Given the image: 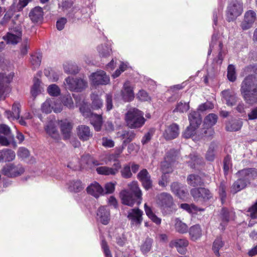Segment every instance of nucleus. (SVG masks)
I'll use <instances>...</instances> for the list:
<instances>
[{
	"label": "nucleus",
	"instance_id": "obj_1",
	"mask_svg": "<svg viewBox=\"0 0 257 257\" xmlns=\"http://www.w3.org/2000/svg\"><path fill=\"white\" fill-rule=\"evenodd\" d=\"M240 92L246 103L253 104L257 102V79L254 75H248L244 79Z\"/></svg>",
	"mask_w": 257,
	"mask_h": 257
},
{
	"label": "nucleus",
	"instance_id": "obj_2",
	"mask_svg": "<svg viewBox=\"0 0 257 257\" xmlns=\"http://www.w3.org/2000/svg\"><path fill=\"white\" fill-rule=\"evenodd\" d=\"M128 190H123L120 193L122 203L133 206L135 203L139 205L142 200V193L138 184L133 181L128 184Z\"/></svg>",
	"mask_w": 257,
	"mask_h": 257
},
{
	"label": "nucleus",
	"instance_id": "obj_3",
	"mask_svg": "<svg viewBox=\"0 0 257 257\" xmlns=\"http://www.w3.org/2000/svg\"><path fill=\"white\" fill-rule=\"evenodd\" d=\"M238 173L240 178L234 182L231 188L233 194L245 188L250 181L257 176V170L252 169H243Z\"/></svg>",
	"mask_w": 257,
	"mask_h": 257
},
{
	"label": "nucleus",
	"instance_id": "obj_4",
	"mask_svg": "<svg viewBox=\"0 0 257 257\" xmlns=\"http://www.w3.org/2000/svg\"><path fill=\"white\" fill-rule=\"evenodd\" d=\"M143 115V113L140 110L135 108L130 109L125 114L127 125L132 128L141 127L146 121Z\"/></svg>",
	"mask_w": 257,
	"mask_h": 257
},
{
	"label": "nucleus",
	"instance_id": "obj_5",
	"mask_svg": "<svg viewBox=\"0 0 257 257\" xmlns=\"http://www.w3.org/2000/svg\"><path fill=\"white\" fill-rule=\"evenodd\" d=\"M243 12V4L239 0H231L228 4L226 12V20L228 22L235 21Z\"/></svg>",
	"mask_w": 257,
	"mask_h": 257
},
{
	"label": "nucleus",
	"instance_id": "obj_6",
	"mask_svg": "<svg viewBox=\"0 0 257 257\" xmlns=\"http://www.w3.org/2000/svg\"><path fill=\"white\" fill-rule=\"evenodd\" d=\"M190 125L184 131L183 136L186 139L191 138L195 134V131L201 123V118L198 112H191L188 116Z\"/></svg>",
	"mask_w": 257,
	"mask_h": 257
},
{
	"label": "nucleus",
	"instance_id": "obj_7",
	"mask_svg": "<svg viewBox=\"0 0 257 257\" xmlns=\"http://www.w3.org/2000/svg\"><path fill=\"white\" fill-rule=\"evenodd\" d=\"M22 30L21 27L17 26L10 30L7 35L3 37V39L7 44L16 45L22 39Z\"/></svg>",
	"mask_w": 257,
	"mask_h": 257
},
{
	"label": "nucleus",
	"instance_id": "obj_8",
	"mask_svg": "<svg viewBox=\"0 0 257 257\" xmlns=\"http://www.w3.org/2000/svg\"><path fill=\"white\" fill-rule=\"evenodd\" d=\"M14 73L10 72L7 73H0V100H3L6 98V92L8 88L7 84L13 80Z\"/></svg>",
	"mask_w": 257,
	"mask_h": 257
},
{
	"label": "nucleus",
	"instance_id": "obj_9",
	"mask_svg": "<svg viewBox=\"0 0 257 257\" xmlns=\"http://www.w3.org/2000/svg\"><path fill=\"white\" fill-rule=\"evenodd\" d=\"M190 194L195 201H207L210 199L212 195L210 191L205 188H193L190 190Z\"/></svg>",
	"mask_w": 257,
	"mask_h": 257
},
{
	"label": "nucleus",
	"instance_id": "obj_10",
	"mask_svg": "<svg viewBox=\"0 0 257 257\" xmlns=\"http://www.w3.org/2000/svg\"><path fill=\"white\" fill-rule=\"evenodd\" d=\"M92 83L95 85H106L110 81L109 77L103 70H99L93 73L90 75Z\"/></svg>",
	"mask_w": 257,
	"mask_h": 257
},
{
	"label": "nucleus",
	"instance_id": "obj_11",
	"mask_svg": "<svg viewBox=\"0 0 257 257\" xmlns=\"http://www.w3.org/2000/svg\"><path fill=\"white\" fill-rule=\"evenodd\" d=\"M25 169L21 165H15L10 164L6 166L3 169L5 175L10 177H15L24 173Z\"/></svg>",
	"mask_w": 257,
	"mask_h": 257
},
{
	"label": "nucleus",
	"instance_id": "obj_12",
	"mask_svg": "<svg viewBox=\"0 0 257 257\" xmlns=\"http://www.w3.org/2000/svg\"><path fill=\"white\" fill-rule=\"evenodd\" d=\"M143 211L138 208L130 209L127 212V218L132 225L139 227L143 221Z\"/></svg>",
	"mask_w": 257,
	"mask_h": 257
},
{
	"label": "nucleus",
	"instance_id": "obj_13",
	"mask_svg": "<svg viewBox=\"0 0 257 257\" xmlns=\"http://www.w3.org/2000/svg\"><path fill=\"white\" fill-rule=\"evenodd\" d=\"M256 20V15L254 11L248 10L244 15V18L240 24L243 30H246L251 28Z\"/></svg>",
	"mask_w": 257,
	"mask_h": 257
},
{
	"label": "nucleus",
	"instance_id": "obj_14",
	"mask_svg": "<svg viewBox=\"0 0 257 257\" xmlns=\"http://www.w3.org/2000/svg\"><path fill=\"white\" fill-rule=\"evenodd\" d=\"M217 119V115L214 113H210L206 116L204 119V125L207 128L204 131V137H209L213 135L214 131L211 127L216 123Z\"/></svg>",
	"mask_w": 257,
	"mask_h": 257
},
{
	"label": "nucleus",
	"instance_id": "obj_15",
	"mask_svg": "<svg viewBox=\"0 0 257 257\" xmlns=\"http://www.w3.org/2000/svg\"><path fill=\"white\" fill-rule=\"evenodd\" d=\"M222 100L228 106L234 105L238 101L235 93L230 89H226L221 93Z\"/></svg>",
	"mask_w": 257,
	"mask_h": 257
},
{
	"label": "nucleus",
	"instance_id": "obj_16",
	"mask_svg": "<svg viewBox=\"0 0 257 257\" xmlns=\"http://www.w3.org/2000/svg\"><path fill=\"white\" fill-rule=\"evenodd\" d=\"M188 244L189 241L186 238H177L171 241L169 246L172 248L175 247L179 253L185 254Z\"/></svg>",
	"mask_w": 257,
	"mask_h": 257
},
{
	"label": "nucleus",
	"instance_id": "obj_17",
	"mask_svg": "<svg viewBox=\"0 0 257 257\" xmlns=\"http://www.w3.org/2000/svg\"><path fill=\"white\" fill-rule=\"evenodd\" d=\"M138 179L141 182L143 186L146 190L152 187V181L151 176L146 169L142 170L137 175Z\"/></svg>",
	"mask_w": 257,
	"mask_h": 257
},
{
	"label": "nucleus",
	"instance_id": "obj_18",
	"mask_svg": "<svg viewBox=\"0 0 257 257\" xmlns=\"http://www.w3.org/2000/svg\"><path fill=\"white\" fill-rule=\"evenodd\" d=\"M61 132L64 140L70 138L73 128V123L67 119L61 120L59 122Z\"/></svg>",
	"mask_w": 257,
	"mask_h": 257
},
{
	"label": "nucleus",
	"instance_id": "obj_19",
	"mask_svg": "<svg viewBox=\"0 0 257 257\" xmlns=\"http://www.w3.org/2000/svg\"><path fill=\"white\" fill-rule=\"evenodd\" d=\"M157 203L163 208H170L173 205V199L167 193H162L157 196Z\"/></svg>",
	"mask_w": 257,
	"mask_h": 257
},
{
	"label": "nucleus",
	"instance_id": "obj_20",
	"mask_svg": "<svg viewBox=\"0 0 257 257\" xmlns=\"http://www.w3.org/2000/svg\"><path fill=\"white\" fill-rule=\"evenodd\" d=\"M121 95L122 98L125 101H131L134 99L135 94L133 88L131 86L130 81H126L124 82L121 91Z\"/></svg>",
	"mask_w": 257,
	"mask_h": 257
},
{
	"label": "nucleus",
	"instance_id": "obj_21",
	"mask_svg": "<svg viewBox=\"0 0 257 257\" xmlns=\"http://www.w3.org/2000/svg\"><path fill=\"white\" fill-rule=\"evenodd\" d=\"M97 220L104 225H107L110 220V211L107 206L100 207L97 211Z\"/></svg>",
	"mask_w": 257,
	"mask_h": 257
},
{
	"label": "nucleus",
	"instance_id": "obj_22",
	"mask_svg": "<svg viewBox=\"0 0 257 257\" xmlns=\"http://www.w3.org/2000/svg\"><path fill=\"white\" fill-rule=\"evenodd\" d=\"M179 131V126L175 123H173L166 127L163 136L166 140H173L178 136Z\"/></svg>",
	"mask_w": 257,
	"mask_h": 257
},
{
	"label": "nucleus",
	"instance_id": "obj_23",
	"mask_svg": "<svg viewBox=\"0 0 257 257\" xmlns=\"http://www.w3.org/2000/svg\"><path fill=\"white\" fill-rule=\"evenodd\" d=\"M46 133L55 140L58 141L60 139L57 124L54 121H49L45 126Z\"/></svg>",
	"mask_w": 257,
	"mask_h": 257
},
{
	"label": "nucleus",
	"instance_id": "obj_24",
	"mask_svg": "<svg viewBox=\"0 0 257 257\" xmlns=\"http://www.w3.org/2000/svg\"><path fill=\"white\" fill-rule=\"evenodd\" d=\"M172 191L179 198L184 199L188 194V191L183 185L178 182H173L171 185Z\"/></svg>",
	"mask_w": 257,
	"mask_h": 257
},
{
	"label": "nucleus",
	"instance_id": "obj_25",
	"mask_svg": "<svg viewBox=\"0 0 257 257\" xmlns=\"http://www.w3.org/2000/svg\"><path fill=\"white\" fill-rule=\"evenodd\" d=\"M20 104L18 102H15L12 106V110H6L5 115L10 120L18 119L20 118Z\"/></svg>",
	"mask_w": 257,
	"mask_h": 257
},
{
	"label": "nucleus",
	"instance_id": "obj_26",
	"mask_svg": "<svg viewBox=\"0 0 257 257\" xmlns=\"http://www.w3.org/2000/svg\"><path fill=\"white\" fill-rule=\"evenodd\" d=\"M77 133L79 138L83 141H87L92 137L90 128L85 125H79L77 128Z\"/></svg>",
	"mask_w": 257,
	"mask_h": 257
},
{
	"label": "nucleus",
	"instance_id": "obj_27",
	"mask_svg": "<svg viewBox=\"0 0 257 257\" xmlns=\"http://www.w3.org/2000/svg\"><path fill=\"white\" fill-rule=\"evenodd\" d=\"M87 192L95 198H98L100 195L104 194V190L103 188L96 182L91 183L87 187Z\"/></svg>",
	"mask_w": 257,
	"mask_h": 257
},
{
	"label": "nucleus",
	"instance_id": "obj_28",
	"mask_svg": "<svg viewBox=\"0 0 257 257\" xmlns=\"http://www.w3.org/2000/svg\"><path fill=\"white\" fill-rule=\"evenodd\" d=\"M15 157V153L12 150L5 149L0 151V163L12 161Z\"/></svg>",
	"mask_w": 257,
	"mask_h": 257
},
{
	"label": "nucleus",
	"instance_id": "obj_29",
	"mask_svg": "<svg viewBox=\"0 0 257 257\" xmlns=\"http://www.w3.org/2000/svg\"><path fill=\"white\" fill-rule=\"evenodd\" d=\"M29 17L34 23L41 21L43 17V10L41 7H36L31 11Z\"/></svg>",
	"mask_w": 257,
	"mask_h": 257
},
{
	"label": "nucleus",
	"instance_id": "obj_30",
	"mask_svg": "<svg viewBox=\"0 0 257 257\" xmlns=\"http://www.w3.org/2000/svg\"><path fill=\"white\" fill-rule=\"evenodd\" d=\"M233 214V212H229L226 208H223L222 209L220 212V217L221 219L219 227L220 229L224 230L225 229L228 221Z\"/></svg>",
	"mask_w": 257,
	"mask_h": 257
},
{
	"label": "nucleus",
	"instance_id": "obj_31",
	"mask_svg": "<svg viewBox=\"0 0 257 257\" xmlns=\"http://www.w3.org/2000/svg\"><path fill=\"white\" fill-rule=\"evenodd\" d=\"M173 221L176 232L181 234H184L187 232L188 227L180 218L176 217L173 219Z\"/></svg>",
	"mask_w": 257,
	"mask_h": 257
},
{
	"label": "nucleus",
	"instance_id": "obj_32",
	"mask_svg": "<svg viewBox=\"0 0 257 257\" xmlns=\"http://www.w3.org/2000/svg\"><path fill=\"white\" fill-rule=\"evenodd\" d=\"M74 85L69 86V90L70 91H75L79 92L85 89L87 86V82L81 78H74Z\"/></svg>",
	"mask_w": 257,
	"mask_h": 257
},
{
	"label": "nucleus",
	"instance_id": "obj_33",
	"mask_svg": "<svg viewBox=\"0 0 257 257\" xmlns=\"http://www.w3.org/2000/svg\"><path fill=\"white\" fill-rule=\"evenodd\" d=\"M33 85L32 86L31 93L33 97L35 98L38 95L41 94L43 91V88L42 86L41 81L35 78L33 80Z\"/></svg>",
	"mask_w": 257,
	"mask_h": 257
},
{
	"label": "nucleus",
	"instance_id": "obj_34",
	"mask_svg": "<svg viewBox=\"0 0 257 257\" xmlns=\"http://www.w3.org/2000/svg\"><path fill=\"white\" fill-rule=\"evenodd\" d=\"M90 122L96 131L101 130L102 124V118L101 115L92 113L90 116Z\"/></svg>",
	"mask_w": 257,
	"mask_h": 257
},
{
	"label": "nucleus",
	"instance_id": "obj_35",
	"mask_svg": "<svg viewBox=\"0 0 257 257\" xmlns=\"http://www.w3.org/2000/svg\"><path fill=\"white\" fill-rule=\"evenodd\" d=\"M224 245V242L223 241L222 238L221 236H218L215 239L212 245V250L213 252L217 256H219L220 254L219 250Z\"/></svg>",
	"mask_w": 257,
	"mask_h": 257
},
{
	"label": "nucleus",
	"instance_id": "obj_36",
	"mask_svg": "<svg viewBox=\"0 0 257 257\" xmlns=\"http://www.w3.org/2000/svg\"><path fill=\"white\" fill-rule=\"evenodd\" d=\"M191 239L195 240L199 238L202 235V230L199 225L196 224L191 226L189 230Z\"/></svg>",
	"mask_w": 257,
	"mask_h": 257
},
{
	"label": "nucleus",
	"instance_id": "obj_37",
	"mask_svg": "<svg viewBox=\"0 0 257 257\" xmlns=\"http://www.w3.org/2000/svg\"><path fill=\"white\" fill-rule=\"evenodd\" d=\"M15 148L17 147V143L15 141L14 137L3 136L0 134V145L3 146H8L10 144Z\"/></svg>",
	"mask_w": 257,
	"mask_h": 257
},
{
	"label": "nucleus",
	"instance_id": "obj_38",
	"mask_svg": "<svg viewBox=\"0 0 257 257\" xmlns=\"http://www.w3.org/2000/svg\"><path fill=\"white\" fill-rule=\"evenodd\" d=\"M84 188V185L79 180L72 181L68 184V189L71 192H79Z\"/></svg>",
	"mask_w": 257,
	"mask_h": 257
},
{
	"label": "nucleus",
	"instance_id": "obj_39",
	"mask_svg": "<svg viewBox=\"0 0 257 257\" xmlns=\"http://www.w3.org/2000/svg\"><path fill=\"white\" fill-rule=\"evenodd\" d=\"M187 180L188 184L193 187L201 185L203 183L201 177L194 174L188 176Z\"/></svg>",
	"mask_w": 257,
	"mask_h": 257
},
{
	"label": "nucleus",
	"instance_id": "obj_40",
	"mask_svg": "<svg viewBox=\"0 0 257 257\" xmlns=\"http://www.w3.org/2000/svg\"><path fill=\"white\" fill-rule=\"evenodd\" d=\"M64 71L67 74H76L79 72L78 66L71 62H66L63 64Z\"/></svg>",
	"mask_w": 257,
	"mask_h": 257
},
{
	"label": "nucleus",
	"instance_id": "obj_41",
	"mask_svg": "<svg viewBox=\"0 0 257 257\" xmlns=\"http://www.w3.org/2000/svg\"><path fill=\"white\" fill-rule=\"evenodd\" d=\"M242 125V122L240 119H235L229 122L226 126L228 131H237L240 129Z\"/></svg>",
	"mask_w": 257,
	"mask_h": 257
},
{
	"label": "nucleus",
	"instance_id": "obj_42",
	"mask_svg": "<svg viewBox=\"0 0 257 257\" xmlns=\"http://www.w3.org/2000/svg\"><path fill=\"white\" fill-rule=\"evenodd\" d=\"M144 208L146 213L149 218L156 224H160L161 222V219L153 212L152 209L148 206L146 203L145 204Z\"/></svg>",
	"mask_w": 257,
	"mask_h": 257
},
{
	"label": "nucleus",
	"instance_id": "obj_43",
	"mask_svg": "<svg viewBox=\"0 0 257 257\" xmlns=\"http://www.w3.org/2000/svg\"><path fill=\"white\" fill-rule=\"evenodd\" d=\"M91 99L92 100V107L93 109H98L102 106V100L97 94L92 93L91 95Z\"/></svg>",
	"mask_w": 257,
	"mask_h": 257
},
{
	"label": "nucleus",
	"instance_id": "obj_44",
	"mask_svg": "<svg viewBox=\"0 0 257 257\" xmlns=\"http://www.w3.org/2000/svg\"><path fill=\"white\" fill-rule=\"evenodd\" d=\"M116 171L112 170V168L106 166H102L96 168L97 173L103 175H114L116 174Z\"/></svg>",
	"mask_w": 257,
	"mask_h": 257
},
{
	"label": "nucleus",
	"instance_id": "obj_45",
	"mask_svg": "<svg viewBox=\"0 0 257 257\" xmlns=\"http://www.w3.org/2000/svg\"><path fill=\"white\" fill-rule=\"evenodd\" d=\"M82 164H85L91 166L92 165L94 166H98L99 163L98 161L94 160L89 154L83 155L81 159Z\"/></svg>",
	"mask_w": 257,
	"mask_h": 257
},
{
	"label": "nucleus",
	"instance_id": "obj_46",
	"mask_svg": "<svg viewBox=\"0 0 257 257\" xmlns=\"http://www.w3.org/2000/svg\"><path fill=\"white\" fill-rule=\"evenodd\" d=\"M179 152L174 149L168 151L165 158V160L172 163L175 162L178 158Z\"/></svg>",
	"mask_w": 257,
	"mask_h": 257
},
{
	"label": "nucleus",
	"instance_id": "obj_47",
	"mask_svg": "<svg viewBox=\"0 0 257 257\" xmlns=\"http://www.w3.org/2000/svg\"><path fill=\"white\" fill-rule=\"evenodd\" d=\"M42 55L39 53H36L31 56L30 62L34 69L38 68L41 63Z\"/></svg>",
	"mask_w": 257,
	"mask_h": 257
},
{
	"label": "nucleus",
	"instance_id": "obj_48",
	"mask_svg": "<svg viewBox=\"0 0 257 257\" xmlns=\"http://www.w3.org/2000/svg\"><path fill=\"white\" fill-rule=\"evenodd\" d=\"M62 102L63 105L69 109H73L74 104L70 94L68 93L62 97Z\"/></svg>",
	"mask_w": 257,
	"mask_h": 257
},
{
	"label": "nucleus",
	"instance_id": "obj_49",
	"mask_svg": "<svg viewBox=\"0 0 257 257\" xmlns=\"http://www.w3.org/2000/svg\"><path fill=\"white\" fill-rule=\"evenodd\" d=\"M52 98L47 99L41 106V110L43 112L47 114L50 113L53 111V107L52 106Z\"/></svg>",
	"mask_w": 257,
	"mask_h": 257
},
{
	"label": "nucleus",
	"instance_id": "obj_50",
	"mask_svg": "<svg viewBox=\"0 0 257 257\" xmlns=\"http://www.w3.org/2000/svg\"><path fill=\"white\" fill-rule=\"evenodd\" d=\"M136 134L134 131H124L122 132L121 137L123 139H124V143H128L135 138Z\"/></svg>",
	"mask_w": 257,
	"mask_h": 257
},
{
	"label": "nucleus",
	"instance_id": "obj_51",
	"mask_svg": "<svg viewBox=\"0 0 257 257\" xmlns=\"http://www.w3.org/2000/svg\"><path fill=\"white\" fill-rule=\"evenodd\" d=\"M124 149V147L123 146L116 147L115 149L114 153L109 155V160L112 161H117L120 154L122 153Z\"/></svg>",
	"mask_w": 257,
	"mask_h": 257
},
{
	"label": "nucleus",
	"instance_id": "obj_52",
	"mask_svg": "<svg viewBox=\"0 0 257 257\" xmlns=\"http://www.w3.org/2000/svg\"><path fill=\"white\" fill-rule=\"evenodd\" d=\"M189 109V103L183 102L180 101L176 105L175 108L174 109L173 112H179L180 113H184L188 111Z\"/></svg>",
	"mask_w": 257,
	"mask_h": 257
},
{
	"label": "nucleus",
	"instance_id": "obj_53",
	"mask_svg": "<svg viewBox=\"0 0 257 257\" xmlns=\"http://www.w3.org/2000/svg\"><path fill=\"white\" fill-rule=\"evenodd\" d=\"M153 243V239L150 238H147L142 244L141 247V251L143 253H147L151 249Z\"/></svg>",
	"mask_w": 257,
	"mask_h": 257
},
{
	"label": "nucleus",
	"instance_id": "obj_54",
	"mask_svg": "<svg viewBox=\"0 0 257 257\" xmlns=\"http://www.w3.org/2000/svg\"><path fill=\"white\" fill-rule=\"evenodd\" d=\"M172 163L164 160L161 164V170L163 174H168L173 171Z\"/></svg>",
	"mask_w": 257,
	"mask_h": 257
},
{
	"label": "nucleus",
	"instance_id": "obj_55",
	"mask_svg": "<svg viewBox=\"0 0 257 257\" xmlns=\"http://www.w3.org/2000/svg\"><path fill=\"white\" fill-rule=\"evenodd\" d=\"M227 78L229 81L233 82L236 79L235 68L234 65H229L227 68Z\"/></svg>",
	"mask_w": 257,
	"mask_h": 257
},
{
	"label": "nucleus",
	"instance_id": "obj_56",
	"mask_svg": "<svg viewBox=\"0 0 257 257\" xmlns=\"http://www.w3.org/2000/svg\"><path fill=\"white\" fill-rule=\"evenodd\" d=\"M53 111L55 113L60 112L63 109L62 101L58 99L52 98Z\"/></svg>",
	"mask_w": 257,
	"mask_h": 257
},
{
	"label": "nucleus",
	"instance_id": "obj_57",
	"mask_svg": "<svg viewBox=\"0 0 257 257\" xmlns=\"http://www.w3.org/2000/svg\"><path fill=\"white\" fill-rule=\"evenodd\" d=\"M48 93L54 96H57L60 94V89L56 84L50 85L47 89Z\"/></svg>",
	"mask_w": 257,
	"mask_h": 257
},
{
	"label": "nucleus",
	"instance_id": "obj_58",
	"mask_svg": "<svg viewBox=\"0 0 257 257\" xmlns=\"http://www.w3.org/2000/svg\"><path fill=\"white\" fill-rule=\"evenodd\" d=\"M30 48V42L28 39H24L20 48L21 55L24 56L28 53V50Z\"/></svg>",
	"mask_w": 257,
	"mask_h": 257
},
{
	"label": "nucleus",
	"instance_id": "obj_59",
	"mask_svg": "<svg viewBox=\"0 0 257 257\" xmlns=\"http://www.w3.org/2000/svg\"><path fill=\"white\" fill-rule=\"evenodd\" d=\"M98 50L100 54V55L101 57H106L110 55L111 51V49L107 46H99L98 48Z\"/></svg>",
	"mask_w": 257,
	"mask_h": 257
},
{
	"label": "nucleus",
	"instance_id": "obj_60",
	"mask_svg": "<svg viewBox=\"0 0 257 257\" xmlns=\"http://www.w3.org/2000/svg\"><path fill=\"white\" fill-rule=\"evenodd\" d=\"M121 175L124 178H130L132 176L130 165H125L120 171Z\"/></svg>",
	"mask_w": 257,
	"mask_h": 257
},
{
	"label": "nucleus",
	"instance_id": "obj_61",
	"mask_svg": "<svg viewBox=\"0 0 257 257\" xmlns=\"http://www.w3.org/2000/svg\"><path fill=\"white\" fill-rule=\"evenodd\" d=\"M231 166V158L229 156H227L223 160V170L225 175L228 173Z\"/></svg>",
	"mask_w": 257,
	"mask_h": 257
},
{
	"label": "nucleus",
	"instance_id": "obj_62",
	"mask_svg": "<svg viewBox=\"0 0 257 257\" xmlns=\"http://www.w3.org/2000/svg\"><path fill=\"white\" fill-rule=\"evenodd\" d=\"M137 97L141 101H146L151 99L148 93L144 90H141L137 94Z\"/></svg>",
	"mask_w": 257,
	"mask_h": 257
},
{
	"label": "nucleus",
	"instance_id": "obj_63",
	"mask_svg": "<svg viewBox=\"0 0 257 257\" xmlns=\"http://www.w3.org/2000/svg\"><path fill=\"white\" fill-rule=\"evenodd\" d=\"M225 189V185L223 183H221L219 187V194L222 203H223L226 196Z\"/></svg>",
	"mask_w": 257,
	"mask_h": 257
},
{
	"label": "nucleus",
	"instance_id": "obj_64",
	"mask_svg": "<svg viewBox=\"0 0 257 257\" xmlns=\"http://www.w3.org/2000/svg\"><path fill=\"white\" fill-rule=\"evenodd\" d=\"M248 214L251 218H257V202L253 206L249 208L248 210Z\"/></svg>",
	"mask_w": 257,
	"mask_h": 257
}]
</instances>
